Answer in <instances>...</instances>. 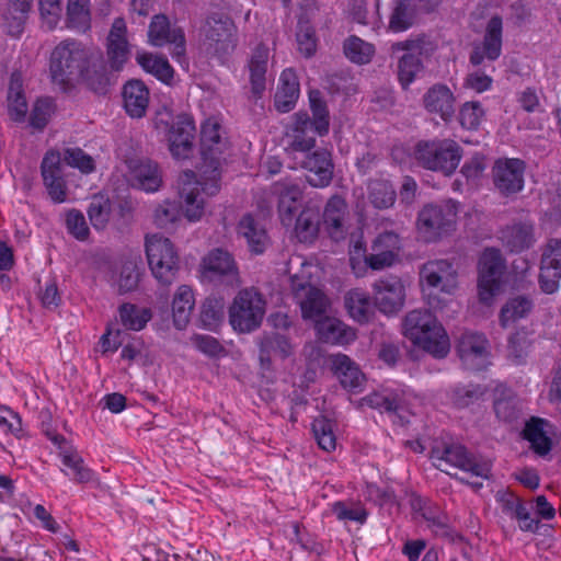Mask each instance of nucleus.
Returning <instances> with one entry per match:
<instances>
[{
	"instance_id": "42",
	"label": "nucleus",
	"mask_w": 561,
	"mask_h": 561,
	"mask_svg": "<svg viewBox=\"0 0 561 561\" xmlns=\"http://www.w3.org/2000/svg\"><path fill=\"white\" fill-rule=\"evenodd\" d=\"M493 410L503 421H512L517 415L516 398L511 389L499 385L493 389Z\"/></svg>"
},
{
	"instance_id": "54",
	"label": "nucleus",
	"mask_w": 561,
	"mask_h": 561,
	"mask_svg": "<svg viewBox=\"0 0 561 561\" xmlns=\"http://www.w3.org/2000/svg\"><path fill=\"white\" fill-rule=\"evenodd\" d=\"M332 512L341 522H356L365 524L368 517L367 510L360 504L346 505L344 502H335Z\"/></svg>"
},
{
	"instance_id": "31",
	"label": "nucleus",
	"mask_w": 561,
	"mask_h": 561,
	"mask_svg": "<svg viewBox=\"0 0 561 561\" xmlns=\"http://www.w3.org/2000/svg\"><path fill=\"white\" fill-rule=\"evenodd\" d=\"M194 306L193 288L188 285L179 286L172 301L173 323L176 329L182 330L187 325Z\"/></svg>"
},
{
	"instance_id": "57",
	"label": "nucleus",
	"mask_w": 561,
	"mask_h": 561,
	"mask_svg": "<svg viewBox=\"0 0 561 561\" xmlns=\"http://www.w3.org/2000/svg\"><path fill=\"white\" fill-rule=\"evenodd\" d=\"M192 345L208 357H220L225 354L224 346L219 341L207 334H194L191 336Z\"/></svg>"
},
{
	"instance_id": "14",
	"label": "nucleus",
	"mask_w": 561,
	"mask_h": 561,
	"mask_svg": "<svg viewBox=\"0 0 561 561\" xmlns=\"http://www.w3.org/2000/svg\"><path fill=\"white\" fill-rule=\"evenodd\" d=\"M203 279L225 283L231 287L241 284L240 272L233 255L227 250L216 248L209 251L199 265Z\"/></svg>"
},
{
	"instance_id": "47",
	"label": "nucleus",
	"mask_w": 561,
	"mask_h": 561,
	"mask_svg": "<svg viewBox=\"0 0 561 561\" xmlns=\"http://www.w3.org/2000/svg\"><path fill=\"white\" fill-rule=\"evenodd\" d=\"M488 340L479 333H465L459 342L458 351L465 363L483 357L486 353Z\"/></svg>"
},
{
	"instance_id": "16",
	"label": "nucleus",
	"mask_w": 561,
	"mask_h": 561,
	"mask_svg": "<svg viewBox=\"0 0 561 561\" xmlns=\"http://www.w3.org/2000/svg\"><path fill=\"white\" fill-rule=\"evenodd\" d=\"M48 438L59 447L58 456L61 460V471L75 483H98V474L90 469L83 458L72 447H64L65 437L59 434L47 433Z\"/></svg>"
},
{
	"instance_id": "20",
	"label": "nucleus",
	"mask_w": 561,
	"mask_h": 561,
	"mask_svg": "<svg viewBox=\"0 0 561 561\" xmlns=\"http://www.w3.org/2000/svg\"><path fill=\"white\" fill-rule=\"evenodd\" d=\"M41 173L47 193L54 203H64L67 199V185L62 174L61 153L48 150L41 164Z\"/></svg>"
},
{
	"instance_id": "13",
	"label": "nucleus",
	"mask_w": 561,
	"mask_h": 561,
	"mask_svg": "<svg viewBox=\"0 0 561 561\" xmlns=\"http://www.w3.org/2000/svg\"><path fill=\"white\" fill-rule=\"evenodd\" d=\"M435 466L440 470H446V467H454L469 473L476 479H488L489 468L485 465L479 463L471 457L466 448L458 444L445 445L443 448L435 447L431 455ZM473 486H482V482L476 480L469 482Z\"/></svg>"
},
{
	"instance_id": "28",
	"label": "nucleus",
	"mask_w": 561,
	"mask_h": 561,
	"mask_svg": "<svg viewBox=\"0 0 561 561\" xmlns=\"http://www.w3.org/2000/svg\"><path fill=\"white\" fill-rule=\"evenodd\" d=\"M299 81L291 68L283 70L279 83L275 93V107L280 113L291 111L299 98Z\"/></svg>"
},
{
	"instance_id": "22",
	"label": "nucleus",
	"mask_w": 561,
	"mask_h": 561,
	"mask_svg": "<svg viewBox=\"0 0 561 561\" xmlns=\"http://www.w3.org/2000/svg\"><path fill=\"white\" fill-rule=\"evenodd\" d=\"M273 192L278 196V215L283 226L290 227L302 198V190L294 180L274 183Z\"/></svg>"
},
{
	"instance_id": "17",
	"label": "nucleus",
	"mask_w": 561,
	"mask_h": 561,
	"mask_svg": "<svg viewBox=\"0 0 561 561\" xmlns=\"http://www.w3.org/2000/svg\"><path fill=\"white\" fill-rule=\"evenodd\" d=\"M373 298L380 312L396 314L404 305V285L397 276L382 277L373 284Z\"/></svg>"
},
{
	"instance_id": "51",
	"label": "nucleus",
	"mask_w": 561,
	"mask_h": 561,
	"mask_svg": "<svg viewBox=\"0 0 561 561\" xmlns=\"http://www.w3.org/2000/svg\"><path fill=\"white\" fill-rule=\"evenodd\" d=\"M88 215L95 229H104L112 216V206L107 197L93 196L90 202Z\"/></svg>"
},
{
	"instance_id": "40",
	"label": "nucleus",
	"mask_w": 561,
	"mask_h": 561,
	"mask_svg": "<svg viewBox=\"0 0 561 561\" xmlns=\"http://www.w3.org/2000/svg\"><path fill=\"white\" fill-rule=\"evenodd\" d=\"M136 60L145 71L158 80L168 84L172 81L174 71L167 58L150 53H139Z\"/></svg>"
},
{
	"instance_id": "64",
	"label": "nucleus",
	"mask_w": 561,
	"mask_h": 561,
	"mask_svg": "<svg viewBox=\"0 0 561 561\" xmlns=\"http://www.w3.org/2000/svg\"><path fill=\"white\" fill-rule=\"evenodd\" d=\"M483 111L479 103L469 102L462 105L459 113V122L463 128L476 129L482 118Z\"/></svg>"
},
{
	"instance_id": "56",
	"label": "nucleus",
	"mask_w": 561,
	"mask_h": 561,
	"mask_svg": "<svg viewBox=\"0 0 561 561\" xmlns=\"http://www.w3.org/2000/svg\"><path fill=\"white\" fill-rule=\"evenodd\" d=\"M265 352H273L280 358H286L293 354V345L286 336L274 334L262 342L261 360H264Z\"/></svg>"
},
{
	"instance_id": "4",
	"label": "nucleus",
	"mask_w": 561,
	"mask_h": 561,
	"mask_svg": "<svg viewBox=\"0 0 561 561\" xmlns=\"http://www.w3.org/2000/svg\"><path fill=\"white\" fill-rule=\"evenodd\" d=\"M291 289L304 319L316 322L319 340L334 345H347L356 340V331L350 325L336 318H322L330 306V300L322 290L297 275L291 277Z\"/></svg>"
},
{
	"instance_id": "36",
	"label": "nucleus",
	"mask_w": 561,
	"mask_h": 561,
	"mask_svg": "<svg viewBox=\"0 0 561 561\" xmlns=\"http://www.w3.org/2000/svg\"><path fill=\"white\" fill-rule=\"evenodd\" d=\"M345 307L358 323L368 322L373 314V304L368 294L359 288L351 289L345 296Z\"/></svg>"
},
{
	"instance_id": "39",
	"label": "nucleus",
	"mask_w": 561,
	"mask_h": 561,
	"mask_svg": "<svg viewBox=\"0 0 561 561\" xmlns=\"http://www.w3.org/2000/svg\"><path fill=\"white\" fill-rule=\"evenodd\" d=\"M33 0H13L4 15V27L14 37L22 34Z\"/></svg>"
},
{
	"instance_id": "58",
	"label": "nucleus",
	"mask_w": 561,
	"mask_h": 561,
	"mask_svg": "<svg viewBox=\"0 0 561 561\" xmlns=\"http://www.w3.org/2000/svg\"><path fill=\"white\" fill-rule=\"evenodd\" d=\"M0 431L5 435L20 437L22 434V419L20 414L7 405H0Z\"/></svg>"
},
{
	"instance_id": "19",
	"label": "nucleus",
	"mask_w": 561,
	"mask_h": 561,
	"mask_svg": "<svg viewBox=\"0 0 561 561\" xmlns=\"http://www.w3.org/2000/svg\"><path fill=\"white\" fill-rule=\"evenodd\" d=\"M561 279V239H550L540 260L539 285L543 293L554 294Z\"/></svg>"
},
{
	"instance_id": "43",
	"label": "nucleus",
	"mask_w": 561,
	"mask_h": 561,
	"mask_svg": "<svg viewBox=\"0 0 561 561\" xmlns=\"http://www.w3.org/2000/svg\"><path fill=\"white\" fill-rule=\"evenodd\" d=\"M546 422L542 419L533 417L526 423L524 437L530 443L531 448L539 455H546L551 449V440L547 436L543 426Z\"/></svg>"
},
{
	"instance_id": "2",
	"label": "nucleus",
	"mask_w": 561,
	"mask_h": 561,
	"mask_svg": "<svg viewBox=\"0 0 561 561\" xmlns=\"http://www.w3.org/2000/svg\"><path fill=\"white\" fill-rule=\"evenodd\" d=\"M225 148L226 142L221 137L219 119L207 118L201 129L203 164L197 173L187 170L179 178L182 213L190 222H197L203 218L206 210V197L219 192L220 156Z\"/></svg>"
},
{
	"instance_id": "6",
	"label": "nucleus",
	"mask_w": 561,
	"mask_h": 561,
	"mask_svg": "<svg viewBox=\"0 0 561 561\" xmlns=\"http://www.w3.org/2000/svg\"><path fill=\"white\" fill-rule=\"evenodd\" d=\"M436 50V44L426 35H419L392 45V51H404L398 60V80L408 89L423 72L424 59Z\"/></svg>"
},
{
	"instance_id": "44",
	"label": "nucleus",
	"mask_w": 561,
	"mask_h": 561,
	"mask_svg": "<svg viewBox=\"0 0 561 561\" xmlns=\"http://www.w3.org/2000/svg\"><path fill=\"white\" fill-rule=\"evenodd\" d=\"M343 49L346 58L357 65L370 62L375 55V46L355 35L344 41Z\"/></svg>"
},
{
	"instance_id": "32",
	"label": "nucleus",
	"mask_w": 561,
	"mask_h": 561,
	"mask_svg": "<svg viewBox=\"0 0 561 561\" xmlns=\"http://www.w3.org/2000/svg\"><path fill=\"white\" fill-rule=\"evenodd\" d=\"M238 233L247 240L249 249L254 254H262L268 243V238L251 215L242 217L238 225Z\"/></svg>"
},
{
	"instance_id": "46",
	"label": "nucleus",
	"mask_w": 561,
	"mask_h": 561,
	"mask_svg": "<svg viewBox=\"0 0 561 561\" xmlns=\"http://www.w3.org/2000/svg\"><path fill=\"white\" fill-rule=\"evenodd\" d=\"M401 394L397 390L389 388L375 391L363 398L364 404L389 413L397 412L401 407Z\"/></svg>"
},
{
	"instance_id": "26",
	"label": "nucleus",
	"mask_w": 561,
	"mask_h": 561,
	"mask_svg": "<svg viewBox=\"0 0 561 561\" xmlns=\"http://www.w3.org/2000/svg\"><path fill=\"white\" fill-rule=\"evenodd\" d=\"M347 204L340 195H333L327 202L322 222L331 239L340 241L346 237Z\"/></svg>"
},
{
	"instance_id": "29",
	"label": "nucleus",
	"mask_w": 561,
	"mask_h": 561,
	"mask_svg": "<svg viewBox=\"0 0 561 561\" xmlns=\"http://www.w3.org/2000/svg\"><path fill=\"white\" fill-rule=\"evenodd\" d=\"M123 101L127 114L140 118L149 104V90L140 80H130L124 85Z\"/></svg>"
},
{
	"instance_id": "23",
	"label": "nucleus",
	"mask_w": 561,
	"mask_h": 561,
	"mask_svg": "<svg viewBox=\"0 0 561 561\" xmlns=\"http://www.w3.org/2000/svg\"><path fill=\"white\" fill-rule=\"evenodd\" d=\"M497 238L504 249L519 253L535 244V226L531 221H514L501 228Z\"/></svg>"
},
{
	"instance_id": "60",
	"label": "nucleus",
	"mask_w": 561,
	"mask_h": 561,
	"mask_svg": "<svg viewBox=\"0 0 561 561\" xmlns=\"http://www.w3.org/2000/svg\"><path fill=\"white\" fill-rule=\"evenodd\" d=\"M54 104L48 98L38 99L31 112L30 123L34 128L43 129L53 113Z\"/></svg>"
},
{
	"instance_id": "35",
	"label": "nucleus",
	"mask_w": 561,
	"mask_h": 561,
	"mask_svg": "<svg viewBox=\"0 0 561 561\" xmlns=\"http://www.w3.org/2000/svg\"><path fill=\"white\" fill-rule=\"evenodd\" d=\"M534 308V301L524 295L510 298L500 312V323L503 328L514 324L516 321L526 318Z\"/></svg>"
},
{
	"instance_id": "7",
	"label": "nucleus",
	"mask_w": 561,
	"mask_h": 561,
	"mask_svg": "<svg viewBox=\"0 0 561 561\" xmlns=\"http://www.w3.org/2000/svg\"><path fill=\"white\" fill-rule=\"evenodd\" d=\"M146 255L153 277L162 285H170L180 268L179 253L173 242L159 234L146 237Z\"/></svg>"
},
{
	"instance_id": "15",
	"label": "nucleus",
	"mask_w": 561,
	"mask_h": 561,
	"mask_svg": "<svg viewBox=\"0 0 561 561\" xmlns=\"http://www.w3.org/2000/svg\"><path fill=\"white\" fill-rule=\"evenodd\" d=\"M148 42L156 47L171 45V55L180 61L185 56V36L182 28L171 26L165 15H154L149 24Z\"/></svg>"
},
{
	"instance_id": "37",
	"label": "nucleus",
	"mask_w": 561,
	"mask_h": 561,
	"mask_svg": "<svg viewBox=\"0 0 561 561\" xmlns=\"http://www.w3.org/2000/svg\"><path fill=\"white\" fill-rule=\"evenodd\" d=\"M415 19V5L412 0H392L389 16V30L400 33L409 30Z\"/></svg>"
},
{
	"instance_id": "55",
	"label": "nucleus",
	"mask_w": 561,
	"mask_h": 561,
	"mask_svg": "<svg viewBox=\"0 0 561 561\" xmlns=\"http://www.w3.org/2000/svg\"><path fill=\"white\" fill-rule=\"evenodd\" d=\"M297 45L305 57H311L317 50V37L314 28L300 19L297 30Z\"/></svg>"
},
{
	"instance_id": "61",
	"label": "nucleus",
	"mask_w": 561,
	"mask_h": 561,
	"mask_svg": "<svg viewBox=\"0 0 561 561\" xmlns=\"http://www.w3.org/2000/svg\"><path fill=\"white\" fill-rule=\"evenodd\" d=\"M181 216L179 206L173 202H165L154 209L153 218L160 228H169L175 224Z\"/></svg>"
},
{
	"instance_id": "49",
	"label": "nucleus",
	"mask_w": 561,
	"mask_h": 561,
	"mask_svg": "<svg viewBox=\"0 0 561 561\" xmlns=\"http://www.w3.org/2000/svg\"><path fill=\"white\" fill-rule=\"evenodd\" d=\"M90 0H68L67 16L70 28L84 32L90 27Z\"/></svg>"
},
{
	"instance_id": "48",
	"label": "nucleus",
	"mask_w": 561,
	"mask_h": 561,
	"mask_svg": "<svg viewBox=\"0 0 561 561\" xmlns=\"http://www.w3.org/2000/svg\"><path fill=\"white\" fill-rule=\"evenodd\" d=\"M312 433L318 446L328 453L335 450L336 436L334 423L325 416L316 417L312 422Z\"/></svg>"
},
{
	"instance_id": "10",
	"label": "nucleus",
	"mask_w": 561,
	"mask_h": 561,
	"mask_svg": "<svg viewBox=\"0 0 561 561\" xmlns=\"http://www.w3.org/2000/svg\"><path fill=\"white\" fill-rule=\"evenodd\" d=\"M415 159L425 169L450 175L461 160V149L451 139L421 141L415 148Z\"/></svg>"
},
{
	"instance_id": "34",
	"label": "nucleus",
	"mask_w": 561,
	"mask_h": 561,
	"mask_svg": "<svg viewBox=\"0 0 561 561\" xmlns=\"http://www.w3.org/2000/svg\"><path fill=\"white\" fill-rule=\"evenodd\" d=\"M9 114L14 121H23L27 113V102L23 91V79L20 72H13L10 77L8 90Z\"/></svg>"
},
{
	"instance_id": "50",
	"label": "nucleus",
	"mask_w": 561,
	"mask_h": 561,
	"mask_svg": "<svg viewBox=\"0 0 561 561\" xmlns=\"http://www.w3.org/2000/svg\"><path fill=\"white\" fill-rule=\"evenodd\" d=\"M478 296L481 302L491 304V252L485 249L478 263Z\"/></svg>"
},
{
	"instance_id": "1",
	"label": "nucleus",
	"mask_w": 561,
	"mask_h": 561,
	"mask_svg": "<svg viewBox=\"0 0 561 561\" xmlns=\"http://www.w3.org/2000/svg\"><path fill=\"white\" fill-rule=\"evenodd\" d=\"M312 119L307 113H297L287 134L286 154L293 160L294 169L308 171V182L313 187L323 188L330 185L333 178L331 153L325 149L316 148V136L327 135L330 119L325 102L317 90L309 93Z\"/></svg>"
},
{
	"instance_id": "30",
	"label": "nucleus",
	"mask_w": 561,
	"mask_h": 561,
	"mask_svg": "<svg viewBox=\"0 0 561 561\" xmlns=\"http://www.w3.org/2000/svg\"><path fill=\"white\" fill-rule=\"evenodd\" d=\"M454 94L446 87L436 84L424 95V105L431 113L438 114L444 121L449 119L454 114Z\"/></svg>"
},
{
	"instance_id": "18",
	"label": "nucleus",
	"mask_w": 561,
	"mask_h": 561,
	"mask_svg": "<svg viewBox=\"0 0 561 561\" xmlns=\"http://www.w3.org/2000/svg\"><path fill=\"white\" fill-rule=\"evenodd\" d=\"M525 162L520 159H499L493 170V183L499 192L505 196H512L524 187Z\"/></svg>"
},
{
	"instance_id": "38",
	"label": "nucleus",
	"mask_w": 561,
	"mask_h": 561,
	"mask_svg": "<svg viewBox=\"0 0 561 561\" xmlns=\"http://www.w3.org/2000/svg\"><path fill=\"white\" fill-rule=\"evenodd\" d=\"M294 232L299 242L312 243L319 233V214L316 209L306 207L296 218Z\"/></svg>"
},
{
	"instance_id": "25",
	"label": "nucleus",
	"mask_w": 561,
	"mask_h": 561,
	"mask_svg": "<svg viewBox=\"0 0 561 561\" xmlns=\"http://www.w3.org/2000/svg\"><path fill=\"white\" fill-rule=\"evenodd\" d=\"M107 58L112 70L123 68L129 56L127 26L122 18L114 20L106 43Z\"/></svg>"
},
{
	"instance_id": "3",
	"label": "nucleus",
	"mask_w": 561,
	"mask_h": 561,
	"mask_svg": "<svg viewBox=\"0 0 561 561\" xmlns=\"http://www.w3.org/2000/svg\"><path fill=\"white\" fill-rule=\"evenodd\" d=\"M49 73L53 82L64 90L76 82L84 81L98 91L107 82L106 65L102 54L70 39L60 42L53 49Z\"/></svg>"
},
{
	"instance_id": "12",
	"label": "nucleus",
	"mask_w": 561,
	"mask_h": 561,
	"mask_svg": "<svg viewBox=\"0 0 561 561\" xmlns=\"http://www.w3.org/2000/svg\"><path fill=\"white\" fill-rule=\"evenodd\" d=\"M199 37L208 51L221 58L236 47V26L228 15L213 13L201 25Z\"/></svg>"
},
{
	"instance_id": "8",
	"label": "nucleus",
	"mask_w": 561,
	"mask_h": 561,
	"mask_svg": "<svg viewBox=\"0 0 561 561\" xmlns=\"http://www.w3.org/2000/svg\"><path fill=\"white\" fill-rule=\"evenodd\" d=\"M457 216L458 204L454 201L427 204L417 215V232L426 242L436 241L455 230Z\"/></svg>"
},
{
	"instance_id": "41",
	"label": "nucleus",
	"mask_w": 561,
	"mask_h": 561,
	"mask_svg": "<svg viewBox=\"0 0 561 561\" xmlns=\"http://www.w3.org/2000/svg\"><path fill=\"white\" fill-rule=\"evenodd\" d=\"M119 320L122 325L131 331L142 330L152 318L149 308L139 307L134 304H123L119 309Z\"/></svg>"
},
{
	"instance_id": "63",
	"label": "nucleus",
	"mask_w": 561,
	"mask_h": 561,
	"mask_svg": "<svg viewBox=\"0 0 561 561\" xmlns=\"http://www.w3.org/2000/svg\"><path fill=\"white\" fill-rule=\"evenodd\" d=\"M134 261H126L119 272L117 287L119 293H129L134 290L139 282V272Z\"/></svg>"
},
{
	"instance_id": "5",
	"label": "nucleus",
	"mask_w": 561,
	"mask_h": 561,
	"mask_svg": "<svg viewBox=\"0 0 561 561\" xmlns=\"http://www.w3.org/2000/svg\"><path fill=\"white\" fill-rule=\"evenodd\" d=\"M404 335L416 346L437 358L449 352V339L445 329L427 310H412L403 320Z\"/></svg>"
},
{
	"instance_id": "52",
	"label": "nucleus",
	"mask_w": 561,
	"mask_h": 561,
	"mask_svg": "<svg viewBox=\"0 0 561 561\" xmlns=\"http://www.w3.org/2000/svg\"><path fill=\"white\" fill-rule=\"evenodd\" d=\"M378 8V0H376ZM347 13L352 16L353 21L363 25H375L380 21L378 10L370 12L367 8V0H348Z\"/></svg>"
},
{
	"instance_id": "45",
	"label": "nucleus",
	"mask_w": 561,
	"mask_h": 561,
	"mask_svg": "<svg viewBox=\"0 0 561 561\" xmlns=\"http://www.w3.org/2000/svg\"><path fill=\"white\" fill-rule=\"evenodd\" d=\"M396 191L387 180H373L368 184V199L375 208L385 209L396 202Z\"/></svg>"
},
{
	"instance_id": "33",
	"label": "nucleus",
	"mask_w": 561,
	"mask_h": 561,
	"mask_svg": "<svg viewBox=\"0 0 561 561\" xmlns=\"http://www.w3.org/2000/svg\"><path fill=\"white\" fill-rule=\"evenodd\" d=\"M268 59L270 49L267 46L260 44L253 49L249 61V69L252 90L255 94H260L265 89V73Z\"/></svg>"
},
{
	"instance_id": "9",
	"label": "nucleus",
	"mask_w": 561,
	"mask_h": 561,
	"mask_svg": "<svg viewBox=\"0 0 561 561\" xmlns=\"http://www.w3.org/2000/svg\"><path fill=\"white\" fill-rule=\"evenodd\" d=\"M265 314V300L254 288L238 293L229 308V322L233 330L249 333L257 329Z\"/></svg>"
},
{
	"instance_id": "24",
	"label": "nucleus",
	"mask_w": 561,
	"mask_h": 561,
	"mask_svg": "<svg viewBox=\"0 0 561 561\" xmlns=\"http://www.w3.org/2000/svg\"><path fill=\"white\" fill-rule=\"evenodd\" d=\"M331 369L341 386L352 392H360L365 385V375L359 366L347 355L337 353L330 356Z\"/></svg>"
},
{
	"instance_id": "21",
	"label": "nucleus",
	"mask_w": 561,
	"mask_h": 561,
	"mask_svg": "<svg viewBox=\"0 0 561 561\" xmlns=\"http://www.w3.org/2000/svg\"><path fill=\"white\" fill-rule=\"evenodd\" d=\"M195 124L186 114L178 115L168 131L169 149L173 158L187 159L193 152Z\"/></svg>"
},
{
	"instance_id": "62",
	"label": "nucleus",
	"mask_w": 561,
	"mask_h": 561,
	"mask_svg": "<svg viewBox=\"0 0 561 561\" xmlns=\"http://www.w3.org/2000/svg\"><path fill=\"white\" fill-rule=\"evenodd\" d=\"M66 227L68 232L80 241H84L89 236L85 218L79 210L72 209L67 213Z\"/></svg>"
},
{
	"instance_id": "27",
	"label": "nucleus",
	"mask_w": 561,
	"mask_h": 561,
	"mask_svg": "<svg viewBox=\"0 0 561 561\" xmlns=\"http://www.w3.org/2000/svg\"><path fill=\"white\" fill-rule=\"evenodd\" d=\"M129 181L145 192H156L162 183L158 164L149 159H131L127 162Z\"/></svg>"
},
{
	"instance_id": "11",
	"label": "nucleus",
	"mask_w": 561,
	"mask_h": 561,
	"mask_svg": "<svg viewBox=\"0 0 561 561\" xmlns=\"http://www.w3.org/2000/svg\"><path fill=\"white\" fill-rule=\"evenodd\" d=\"M423 290H428V306L440 309L444 301L437 299L435 293L451 295L457 288V272L447 260L426 262L420 271Z\"/></svg>"
},
{
	"instance_id": "59",
	"label": "nucleus",
	"mask_w": 561,
	"mask_h": 561,
	"mask_svg": "<svg viewBox=\"0 0 561 561\" xmlns=\"http://www.w3.org/2000/svg\"><path fill=\"white\" fill-rule=\"evenodd\" d=\"M222 316L224 302L221 299L207 298L204 301L201 312V321L204 327L211 329L221 320Z\"/></svg>"
},
{
	"instance_id": "53",
	"label": "nucleus",
	"mask_w": 561,
	"mask_h": 561,
	"mask_svg": "<svg viewBox=\"0 0 561 561\" xmlns=\"http://www.w3.org/2000/svg\"><path fill=\"white\" fill-rule=\"evenodd\" d=\"M62 160L67 165L78 169L84 174L92 173L95 170L93 158L80 148H67L61 157Z\"/></svg>"
}]
</instances>
